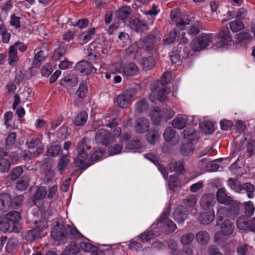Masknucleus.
Listing matches in <instances>:
<instances>
[{"instance_id":"2f4dec72","label":"nucleus","mask_w":255,"mask_h":255,"mask_svg":"<svg viewBox=\"0 0 255 255\" xmlns=\"http://www.w3.org/2000/svg\"><path fill=\"white\" fill-rule=\"evenodd\" d=\"M187 118L185 115H180L175 118L172 121L174 128L182 129L186 125Z\"/></svg>"},{"instance_id":"c9c22d12","label":"nucleus","mask_w":255,"mask_h":255,"mask_svg":"<svg viewBox=\"0 0 255 255\" xmlns=\"http://www.w3.org/2000/svg\"><path fill=\"white\" fill-rule=\"evenodd\" d=\"M138 55V48L135 44H132L126 50V56L130 60L136 59Z\"/></svg>"},{"instance_id":"7c9ffc66","label":"nucleus","mask_w":255,"mask_h":255,"mask_svg":"<svg viewBox=\"0 0 255 255\" xmlns=\"http://www.w3.org/2000/svg\"><path fill=\"white\" fill-rule=\"evenodd\" d=\"M19 60L16 49L13 46H10L8 50V63L12 66Z\"/></svg>"},{"instance_id":"bb28decb","label":"nucleus","mask_w":255,"mask_h":255,"mask_svg":"<svg viewBox=\"0 0 255 255\" xmlns=\"http://www.w3.org/2000/svg\"><path fill=\"white\" fill-rule=\"evenodd\" d=\"M253 36L249 32H240L236 37V42L243 45L247 44L253 40Z\"/></svg>"},{"instance_id":"c756f323","label":"nucleus","mask_w":255,"mask_h":255,"mask_svg":"<svg viewBox=\"0 0 255 255\" xmlns=\"http://www.w3.org/2000/svg\"><path fill=\"white\" fill-rule=\"evenodd\" d=\"M150 117L153 123L156 125H159L164 120L162 112L158 107L155 108L151 111Z\"/></svg>"},{"instance_id":"603ef678","label":"nucleus","mask_w":255,"mask_h":255,"mask_svg":"<svg viewBox=\"0 0 255 255\" xmlns=\"http://www.w3.org/2000/svg\"><path fill=\"white\" fill-rule=\"evenodd\" d=\"M200 126L202 130L206 134H211L215 130L214 124L211 122H204Z\"/></svg>"},{"instance_id":"4d7b16f0","label":"nucleus","mask_w":255,"mask_h":255,"mask_svg":"<svg viewBox=\"0 0 255 255\" xmlns=\"http://www.w3.org/2000/svg\"><path fill=\"white\" fill-rule=\"evenodd\" d=\"M244 208L245 210V214L247 217L252 216L254 213L255 208L253 202L251 201L245 202Z\"/></svg>"},{"instance_id":"3c124183","label":"nucleus","mask_w":255,"mask_h":255,"mask_svg":"<svg viewBox=\"0 0 255 255\" xmlns=\"http://www.w3.org/2000/svg\"><path fill=\"white\" fill-rule=\"evenodd\" d=\"M237 226L240 230H246L250 228L248 219L245 217H240L237 221Z\"/></svg>"},{"instance_id":"4468645a","label":"nucleus","mask_w":255,"mask_h":255,"mask_svg":"<svg viewBox=\"0 0 255 255\" xmlns=\"http://www.w3.org/2000/svg\"><path fill=\"white\" fill-rule=\"evenodd\" d=\"M150 123L148 119L141 117L137 119L134 125L135 131L138 133H143L148 130Z\"/></svg>"},{"instance_id":"dca6fc26","label":"nucleus","mask_w":255,"mask_h":255,"mask_svg":"<svg viewBox=\"0 0 255 255\" xmlns=\"http://www.w3.org/2000/svg\"><path fill=\"white\" fill-rule=\"evenodd\" d=\"M88 90L87 82L85 80L82 81L80 84L79 87L76 91V95L81 100H77L75 101V104L79 106L82 104V100L86 96Z\"/></svg>"},{"instance_id":"9b49d317","label":"nucleus","mask_w":255,"mask_h":255,"mask_svg":"<svg viewBox=\"0 0 255 255\" xmlns=\"http://www.w3.org/2000/svg\"><path fill=\"white\" fill-rule=\"evenodd\" d=\"M167 94L165 87L161 86L159 89L154 87L152 88V92L149 94L148 98L149 100L153 103H156L157 100L163 102L168 100Z\"/></svg>"},{"instance_id":"b1692460","label":"nucleus","mask_w":255,"mask_h":255,"mask_svg":"<svg viewBox=\"0 0 255 255\" xmlns=\"http://www.w3.org/2000/svg\"><path fill=\"white\" fill-rule=\"evenodd\" d=\"M187 217V214L182 205L177 207L173 213V218L178 224H182Z\"/></svg>"},{"instance_id":"aec40b11","label":"nucleus","mask_w":255,"mask_h":255,"mask_svg":"<svg viewBox=\"0 0 255 255\" xmlns=\"http://www.w3.org/2000/svg\"><path fill=\"white\" fill-rule=\"evenodd\" d=\"M216 203L214 196L212 194H206L201 199L200 204L203 209H209Z\"/></svg>"},{"instance_id":"338daca9","label":"nucleus","mask_w":255,"mask_h":255,"mask_svg":"<svg viewBox=\"0 0 255 255\" xmlns=\"http://www.w3.org/2000/svg\"><path fill=\"white\" fill-rule=\"evenodd\" d=\"M123 149L122 144H117L111 146L108 148V152L110 155L120 153Z\"/></svg>"},{"instance_id":"6e6d98bb","label":"nucleus","mask_w":255,"mask_h":255,"mask_svg":"<svg viewBox=\"0 0 255 255\" xmlns=\"http://www.w3.org/2000/svg\"><path fill=\"white\" fill-rule=\"evenodd\" d=\"M95 34V28H91L87 32L83 33L81 35L82 41L84 43L88 42Z\"/></svg>"},{"instance_id":"774afa93","label":"nucleus","mask_w":255,"mask_h":255,"mask_svg":"<svg viewBox=\"0 0 255 255\" xmlns=\"http://www.w3.org/2000/svg\"><path fill=\"white\" fill-rule=\"evenodd\" d=\"M23 169L20 166L14 168L11 171L10 178L12 180H16L22 173Z\"/></svg>"},{"instance_id":"f3484780","label":"nucleus","mask_w":255,"mask_h":255,"mask_svg":"<svg viewBox=\"0 0 255 255\" xmlns=\"http://www.w3.org/2000/svg\"><path fill=\"white\" fill-rule=\"evenodd\" d=\"M76 70L84 75H88L95 71L92 65L86 61H81L78 62L75 67Z\"/></svg>"},{"instance_id":"f704fd0d","label":"nucleus","mask_w":255,"mask_h":255,"mask_svg":"<svg viewBox=\"0 0 255 255\" xmlns=\"http://www.w3.org/2000/svg\"><path fill=\"white\" fill-rule=\"evenodd\" d=\"M160 133L158 130L151 129L146 133V140L151 144H154L160 137Z\"/></svg>"},{"instance_id":"a19ab883","label":"nucleus","mask_w":255,"mask_h":255,"mask_svg":"<svg viewBox=\"0 0 255 255\" xmlns=\"http://www.w3.org/2000/svg\"><path fill=\"white\" fill-rule=\"evenodd\" d=\"M47 194V191L45 187H38L34 195L33 203L36 204L37 201L44 199Z\"/></svg>"},{"instance_id":"473e14b6","label":"nucleus","mask_w":255,"mask_h":255,"mask_svg":"<svg viewBox=\"0 0 255 255\" xmlns=\"http://www.w3.org/2000/svg\"><path fill=\"white\" fill-rule=\"evenodd\" d=\"M131 12V9L129 6H125L119 9L116 11V17L122 20L127 18Z\"/></svg>"},{"instance_id":"0eeeda50","label":"nucleus","mask_w":255,"mask_h":255,"mask_svg":"<svg viewBox=\"0 0 255 255\" xmlns=\"http://www.w3.org/2000/svg\"><path fill=\"white\" fill-rule=\"evenodd\" d=\"M161 37H156L152 35H147L140 39L139 45L145 51L151 53L156 49L157 43L160 42Z\"/></svg>"},{"instance_id":"6ab92c4d","label":"nucleus","mask_w":255,"mask_h":255,"mask_svg":"<svg viewBox=\"0 0 255 255\" xmlns=\"http://www.w3.org/2000/svg\"><path fill=\"white\" fill-rule=\"evenodd\" d=\"M129 25L132 29L137 32H143L147 28L148 25L145 21L140 20L137 18L130 19L129 21Z\"/></svg>"},{"instance_id":"39448f33","label":"nucleus","mask_w":255,"mask_h":255,"mask_svg":"<svg viewBox=\"0 0 255 255\" xmlns=\"http://www.w3.org/2000/svg\"><path fill=\"white\" fill-rule=\"evenodd\" d=\"M115 73H122L124 77H129L136 75L138 73V67L132 62L128 64L117 63L113 65Z\"/></svg>"},{"instance_id":"37998d69","label":"nucleus","mask_w":255,"mask_h":255,"mask_svg":"<svg viewBox=\"0 0 255 255\" xmlns=\"http://www.w3.org/2000/svg\"><path fill=\"white\" fill-rule=\"evenodd\" d=\"M183 204L188 208H193L197 203V199L195 195H187L183 200Z\"/></svg>"},{"instance_id":"13d9d810","label":"nucleus","mask_w":255,"mask_h":255,"mask_svg":"<svg viewBox=\"0 0 255 255\" xmlns=\"http://www.w3.org/2000/svg\"><path fill=\"white\" fill-rule=\"evenodd\" d=\"M201 29V25L200 23L199 22H196L188 29V33L189 34L194 36L198 34Z\"/></svg>"},{"instance_id":"bf43d9fd","label":"nucleus","mask_w":255,"mask_h":255,"mask_svg":"<svg viewBox=\"0 0 255 255\" xmlns=\"http://www.w3.org/2000/svg\"><path fill=\"white\" fill-rule=\"evenodd\" d=\"M148 105L145 100L138 101L135 105V111L137 113H141L147 108Z\"/></svg>"},{"instance_id":"5fc2aeb1","label":"nucleus","mask_w":255,"mask_h":255,"mask_svg":"<svg viewBox=\"0 0 255 255\" xmlns=\"http://www.w3.org/2000/svg\"><path fill=\"white\" fill-rule=\"evenodd\" d=\"M195 238V236L192 233H188L182 236L180 239V242L182 245L186 246L190 244Z\"/></svg>"},{"instance_id":"a211bd4d","label":"nucleus","mask_w":255,"mask_h":255,"mask_svg":"<svg viewBox=\"0 0 255 255\" xmlns=\"http://www.w3.org/2000/svg\"><path fill=\"white\" fill-rule=\"evenodd\" d=\"M144 156L146 158L150 160L157 166L158 170L162 173L164 178H167L168 172L164 166L159 163L157 155L150 153H148L145 154Z\"/></svg>"},{"instance_id":"f03ea898","label":"nucleus","mask_w":255,"mask_h":255,"mask_svg":"<svg viewBox=\"0 0 255 255\" xmlns=\"http://www.w3.org/2000/svg\"><path fill=\"white\" fill-rule=\"evenodd\" d=\"M229 205L228 207L223 206L217 210V215L219 216V220L222 221L224 217L234 219L239 215L240 212L239 202L233 200Z\"/></svg>"},{"instance_id":"f8f14e48","label":"nucleus","mask_w":255,"mask_h":255,"mask_svg":"<svg viewBox=\"0 0 255 255\" xmlns=\"http://www.w3.org/2000/svg\"><path fill=\"white\" fill-rule=\"evenodd\" d=\"M13 225L6 217H0V230L3 232L18 233L21 229L20 224Z\"/></svg>"},{"instance_id":"e433bc0d","label":"nucleus","mask_w":255,"mask_h":255,"mask_svg":"<svg viewBox=\"0 0 255 255\" xmlns=\"http://www.w3.org/2000/svg\"><path fill=\"white\" fill-rule=\"evenodd\" d=\"M244 190L249 198H253L255 197V187L251 183H245L242 184L241 192Z\"/></svg>"},{"instance_id":"ddd939ff","label":"nucleus","mask_w":255,"mask_h":255,"mask_svg":"<svg viewBox=\"0 0 255 255\" xmlns=\"http://www.w3.org/2000/svg\"><path fill=\"white\" fill-rule=\"evenodd\" d=\"M219 46L229 45L232 42V37L228 27H223L218 35Z\"/></svg>"},{"instance_id":"7ed1b4c3","label":"nucleus","mask_w":255,"mask_h":255,"mask_svg":"<svg viewBox=\"0 0 255 255\" xmlns=\"http://www.w3.org/2000/svg\"><path fill=\"white\" fill-rule=\"evenodd\" d=\"M218 225L220 226V231L216 233L214 236V240L216 242L223 241L227 239V237L231 235L234 231V226L232 222L229 220H226L221 224L219 223L221 221L218 217Z\"/></svg>"},{"instance_id":"69168bd1","label":"nucleus","mask_w":255,"mask_h":255,"mask_svg":"<svg viewBox=\"0 0 255 255\" xmlns=\"http://www.w3.org/2000/svg\"><path fill=\"white\" fill-rule=\"evenodd\" d=\"M69 252L70 253L76 255L81 252L80 244H79L76 242H72L69 246Z\"/></svg>"},{"instance_id":"8fccbe9b","label":"nucleus","mask_w":255,"mask_h":255,"mask_svg":"<svg viewBox=\"0 0 255 255\" xmlns=\"http://www.w3.org/2000/svg\"><path fill=\"white\" fill-rule=\"evenodd\" d=\"M40 232L36 228L26 232L25 239L28 241H33L40 237Z\"/></svg>"},{"instance_id":"ea45409f","label":"nucleus","mask_w":255,"mask_h":255,"mask_svg":"<svg viewBox=\"0 0 255 255\" xmlns=\"http://www.w3.org/2000/svg\"><path fill=\"white\" fill-rule=\"evenodd\" d=\"M5 217L8 219L9 223L13 225H15V224H20L18 223V221L20 218V215L18 212H9L6 214Z\"/></svg>"},{"instance_id":"052dcab7","label":"nucleus","mask_w":255,"mask_h":255,"mask_svg":"<svg viewBox=\"0 0 255 255\" xmlns=\"http://www.w3.org/2000/svg\"><path fill=\"white\" fill-rule=\"evenodd\" d=\"M175 135V132L171 127L167 128L163 133L164 139L168 142L171 141Z\"/></svg>"},{"instance_id":"a878e982","label":"nucleus","mask_w":255,"mask_h":255,"mask_svg":"<svg viewBox=\"0 0 255 255\" xmlns=\"http://www.w3.org/2000/svg\"><path fill=\"white\" fill-rule=\"evenodd\" d=\"M11 198L8 194H1L0 195V210L6 211L11 206Z\"/></svg>"},{"instance_id":"680f3d73","label":"nucleus","mask_w":255,"mask_h":255,"mask_svg":"<svg viewBox=\"0 0 255 255\" xmlns=\"http://www.w3.org/2000/svg\"><path fill=\"white\" fill-rule=\"evenodd\" d=\"M61 150V147L58 145H52L47 150V155L51 156H57Z\"/></svg>"},{"instance_id":"e2e57ef3","label":"nucleus","mask_w":255,"mask_h":255,"mask_svg":"<svg viewBox=\"0 0 255 255\" xmlns=\"http://www.w3.org/2000/svg\"><path fill=\"white\" fill-rule=\"evenodd\" d=\"M81 251L82 250L85 252H92L97 250V247L90 243L81 242Z\"/></svg>"},{"instance_id":"72a5a7b5","label":"nucleus","mask_w":255,"mask_h":255,"mask_svg":"<svg viewBox=\"0 0 255 255\" xmlns=\"http://www.w3.org/2000/svg\"><path fill=\"white\" fill-rule=\"evenodd\" d=\"M6 155L0 148V172H4L8 171L10 167V162L6 158H2Z\"/></svg>"},{"instance_id":"09e8293b","label":"nucleus","mask_w":255,"mask_h":255,"mask_svg":"<svg viewBox=\"0 0 255 255\" xmlns=\"http://www.w3.org/2000/svg\"><path fill=\"white\" fill-rule=\"evenodd\" d=\"M87 118V113L85 111H82L76 117L74 123L78 126L83 125L86 123Z\"/></svg>"},{"instance_id":"2eb2a0df","label":"nucleus","mask_w":255,"mask_h":255,"mask_svg":"<svg viewBox=\"0 0 255 255\" xmlns=\"http://www.w3.org/2000/svg\"><path fill=\"white\" fill-rule=\"evenodd\" d=\"M111 135L109 131L105 129H100L96 133L95 139L98 143L107 145L110 142Z\"/></svg>"},{"instance_id":"79ce46f5","label":"nucleus","mask_w":255,"mask_h":255,"mask_svg":"<svg viewBox=\"0 0 255 255\" xmlns=\"http://www.w3.org/2000/svg\"><path fill=\"white\" fill-rule=\"evenodd\" d=\"M229 26L233 32L240 31L245 28L244 23L242 21L237 19L231 21L229 23Z\"/></svg>"},{"instance_id":"c03bdc74","label":"nucleus","mask_w":255,"mask_h":255,"mask_svg":"<svg viewBox=\"0 0 255 255\" xmlns=\"http://www.w3.org/2000/svg\"><path fill=\"white\" fill-rule=\"evenodd\" d=\"M0 35L3 43H8L9 42L11 35L8 32L6 26L2 23L0 24Z\"/></svg>"},{"instance_id":"49530a36","label":"nucleus","mask_w":255,"mask_h":255,"mask_svg":"<svg viewBox=\"0 0 255 255\" xmlns=\"http://www.w3.org/2000/svg\"><path fill=\"white\" fill-rule=\"evenodd\" d=\"M228 185L234 191L237 193H241L242 184L237 179L229 178L228 180Z\"/></svg>"},{"instance_id":"c85d7f7f","label":"nucleus","mask_w":255,"mask_h":255,"mask_svg":"<svg viewBox=\"0 0 255 255\" xmlns=\"http://www.w3.org/2000/svg\"><path fill=\"white\" fill-rule=\"evenodd\" d=\"M78 82L77 76L75 74L68 75L65 77V87L69 91L76 86Z\"/></svg>"},{"instance_id":"6e6552de","label":"nucleus","mask_w":255,"mask_h":255,"mask_svg":"<svg viewBox=\"0 0 255 255\" xmlns=\"http://www.w3.org/2000/svg\"><path fill=\"white\" fill-rule=\"evenodd\" d=\"M28 147L31 150L30 153H25L23 155L25 159H30L36 156L43 151L41 140L39 138H33L27 142Z\"/></svg>"},{"instance_id":"393cba45","label":"nucleus","mask_w":255,"mask_h":255,"mask_svg":"<svg viewBox=\"0 0 255 255\" xmlns=\"http://www.w3.org/2000/svg\"><path fill=\"white\" fill-rule=\"evenodd\" d=\"M64 228L63 224L57 222L52 229L51 236L52 238L56 241L61 240L63 237Z\"/></svg>"},{"instance_id":"423d86ee","label":"nucleus","mask_w":255,"mask_h":255,"mask_svg":"<svg viewBox=\"0 0 255 255\" xmlns=\"http://www.w3.org/2000/svg\"><path fill=\"white\" fill-rule=\"evenodd\" d=\"M137 94V90L134 88H130L124 91L117 97L116 102L118 105L122 108H127L131 104V98Z\"/></svg>"},{"instance_id":"cd10ccee","label":"nucleus","mask_w":255,"mask_h":255,"mask_svg":"<svg viewBox=\"0 0 255 255\" xmlns=\"http://www.w3.org/2000/svg\"><path fill=\"white\" fill-rule=\"evenodd\" d=\"M168 168L171 171H175L178 174H181L184 169V166L182 162H177L175 159H172L168 164Z\"/></svg>"},{"instance_id":"4c0bfd02","label":"nucleus","mask_w":255,"mask_h":255,"mask_svg":"<svg viewBox=\"0 0 255 255\" xmlns=\"http://www.w3.org/2000/svg\"><path fill=\"white\" fill-rule=\"evenodd\" d=\"M196 239L200 244L205 245L210 240V235L207 231H200L196 234Z\"/></svg>"},{"instance_id":"a18cd8bd","label":"nucleus","mask_w":255,"mask_h":255,"mask_svg":"<svg viewBox=\"0 0 255 255\" xmlns=\"http://www.w3.org/2000/svg\"><path fill=\"white\" fill-rule=\"evenodd\" d=\"M142 68L145 71H148L152 69L154 65L153 58L151 56L144 57L141 61Z\"/></svg>"},{"instance_id":"9d476101","label":"nucleus","mask_w":255,"mask_h":255,"mask_svg":"<svg viewBox=\"0 0 255 255\" xmlns=\"http://www.w3.org/2000/svg\"><path fill=\"white\" fill-rule=\"evenodd\" d=\"M212 39L213 35L211 34H203L198 39L193 40L191 47L194 51L201 50L212 42Z\"/></svg>"},{"instance_id":"58836bf2","label":"nucleus","mask_w":255,"mask_h":255,"mask_svg":"<svg viewBox=\"0 0 255 255\" xmlns=\"http://www.w3.org/2000/svg\"><path fill=\"white\" fill-rule=\"evenodd\" d=\"M160 235L159 232L156 230H151L149 231L144 232L140 235V240L143 242H147L151 239H153L154 237L158 236Z\"/></svg>"},{"instance_id":"5701e85b","label":"nucleus","mask_w":255,"mask_h":255,"mask_svg":"<svg viewBox=\"0 0 255 255\" xmlns=\"http://www.w3.org/2000/svg\"><path fill=\"white\" fill-rule=\"evenodd\" d=\"M216 197L218 201L223 204L228 205L233 200L232 197L226 194L225 188H220L218 189Z\"/></svg>"},{"instance_id":"864d4df0","label":"nucleus","mask_w":255,"mask_h":255,"mask_svg":"<svg viewBox=\"0 0 255 255\" xmlns=\"http://www.w3.org/2000/svg\"><path fill=\"white\" fill-rule=\"evenodd\" d=\"M71 236L72 238H76L80 235V232L77 228L71 225H67L65 227V236Z\"/></svg>"},{"instance_id":"412c9836","label":"nucleus","mask_w":255,"mask_h":255,"mask_svg":"<svg viewBox=\"0 0 255 255\" xmlns=\"http://www.w3.org/2000/svg\"><path fill=\"white\" fill-rule=\"evenodd\" d=\"M48 56V51L46 48L38 50L35 52L33 65L35 67H38L42 62Z\"/></svg>"},{"instance_id":"de8ad7c7","label":"nucleus","mask_w":255,"mask_h":255,"mask_svg":"<svg viewBox=\"0 0 255 255\" xmlns=\"http://www.w3.org/2000/svg\"><path fill=\"white\" fill-rule=\"evenodd\" d=\"M29 182V178L28 176H23L18 180L16 185V188L20 191L25 190Z\"/></svg>"},{"instance_id":"1a4fd4ad","label":"nucleus","mask_w":255,"mask_h":255,"mask_svg":"<svg viewBox=\"0 0 255 255\" xmlns=\"http://www.w3.org/2000/svg\"><path fill=\"white\" fill-rule=\"evenodd\" d=\"M86 138H82L81 141L78 143L77 146L79 154L77 157L76 162L78 166L82 168H86L90 165L87 160V154L84 151V144L86 143Z\"/></svg>"},{"instance_id":"20e7f679","label":"nucleus","mask_w":255,"mask_h":255,"mask_svg":"<svg viewBox=\"0 0 255 255\" xmlns=\"http://www.w3.org/2000/svg\"><path fill=\"white\" fill-rule=\"evenodd\" d=\"M168 213H163L161 216L158 219L156 224L157 228L160 231L159 233L170 234L173 233L176 228V225L171 220L168 218Z\"/></svg>"},{"instance_id":"f257e3e1","label":"nucleus","mask_w":255,"mask_h":255,"mask_svg":"<svg viewBox=\"0 0 255 255\" xmlns=\"http://www.w3.org/2000/svg\"><path fill=\"white\" fill-rule=\"evenodd\" d=\"M182 134L186 140L181 148L183 155H187L193 151L194 142L197 138V132L192 128L184 130Z\"/></svg>"},{"instance_id":"0e129e2a","label":"nucleus","mask_w":255,"mask_h":255,"mask_svg":"<svg viewBox=\"0 0 255 255\" xmlns=\"http://www.w3.org/2000/svg\"><path fill=\"white\" fill-rule=\"evenodd\" d=\"M164 121L171 119L175 114V112L169 107L164 108L161 111Z\"/></svg>"},{"instance_id":"4be33fe9","label":"nucleus","mask_w":255,"mask_h":255,"mask_svg":"<svg viewBox=\"0 0 255 255\" xmlns=\"http://www.w3.org/2000/svg\"><path fill=\"white\" fill-rule=\"evenodd\" d=\"M215 219V212L213 210L200 213L199 220L203 225H208Z\"/></svg>"}]
</instances>
